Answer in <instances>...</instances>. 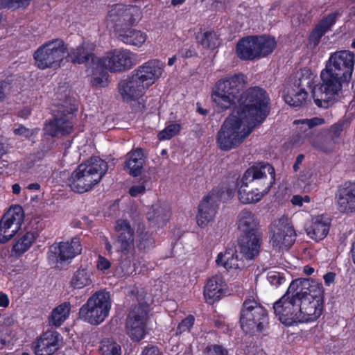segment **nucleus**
I'll list each match as a JSON object with an SVG mask.
<instances>
[{"instance_id":"obj_1","label":"nucleus","mask_w":355,"mask_h":355,"mask_svg":"<svg viewBox=\"0 0 355 355\" xmlns=\"http://www.w3.org/2000/svg\"><path fill=\"white\" fill-rule=\"evenodd\" d=\"M275 168L269 164L257 163L248 168L241 179L239 200L243 204L259 202L275 183Z\"/></svg>"},{"instance_id":"obj_2","label":"nucleus","mask_w":355,"mask_h":355,"mask_svg":"<svg viewBox=\"0 0 355 355\" xmlns=\"http://www.w3.org/2000/svg\"><path fill=\"white\" fill-rule=\"evenodd\" d=\"M245 116L234 111L224 121L216 135L218 147L229 151L239 147L255 127Z\"/></svg>"},{"instance_id":"obj_3","label":"nucleus","mask_w":355,"mask_h":355,"mask_svg":"<svg viewBox=\"0 0 355 355\" xmlns=\"http://www.w3.org/2000/svg\"><path fill=\"white\" fill-rule=\"evenodd\" d=\"M107 169L106 162L98 157H92L73 171L69 180V187L76 193L87 192L101 180Z\"/></svg>"},{"instance_id":"obj_4","label":"nucleus","mask_w":355,"mask_h":355,"mask_svg":"<svg viewBox=\"0 0 355 355\" xmlns=\"http://www.w3.org/2000/svg\"><path fill=\"white\" fill-rule=\"evenodd\" d=\"M269 102V97L265 90L258 87H251L241 96L239 106L234 112L242 114L256 126L268 116Z\"/></svg>"},{"instance_id":"obj_5","label":"nucleus","mask_w":355,"mask_h":355,"mask_svg":"<svg viewBox=\"0 0 355 355\" xmlns=\"http://www.w3.org/2000/svg\"><path fill=\"white\" fill-rule=\"evenodd\" d=\"M259 220L254 213L243 209L238 215V229L244 235L240 241L241 253L247 259H252L259 252L262 233L259 228Z\"/></svg>"},{"instance_id":"obj_6","label":"nucleus","mask_w":355,"mask_h":355,"mask_svg":"<svg viewBox=\"0 0 355 355\" xmlns=\"http://www.w3.org/2000/svg\"><path fill=\"white\" fill-rule=\"evenodd\" d=\"M244 83V76L242 74H235L219 80L211 93L212 101L216 110L225 111L240 103V92Z\"/></svg>"},{"instance_id":"obj_7","label":"nucleus","mask_w":355,"mask_h":355,"mask_svg":"<svg viewBox=\"0 0 355 355\" xmlns=\"http://www.w3.org/2000/svg\"><path fill=\"white\" fill-rule=\"evenodd\" d=\"M322 83L313 87L312 96L315 105L319 107L327 108L331 105L341 93L344 84L348 81L324 68L320 73Z\"/></svg>"},{"instance_id":"obj_8","label":"nucleus","mask_w":355,"mask_h":355,"mask_svg":"<svg viewBox=\"0 0 355 355\" xmlns=\"http://www.w3.org/2000/svg\"><path fill=\"white\" fill-rule=\"evenodd\" d=\"M67 50V44L62 39L47 41L34 52L35 66L40 69H57L63 65Z\"/></svg>"},{"instance_id":"obj_9","label":"nucleus","mask_w":355,"mask_h":355,"mask_svg":"<svg viewBox=\"0 0 355 355\" xmlns=\"http://www.w3.org/2000/svg\"><path fill=\"white\" fill-rule=\"evenodd\" d=\"M275 47L276 42L273 37L250 35L239 40L236 53L243 60H254L270 54Z\"/></svg>"},{"instance_id":"obj_10","label":"nucleus","mask_w":355,"mask_h":355,"mask_svg":"<svg viewBox=\"0 0 355 355\" xmlns=\"http://www.w3.org/2000/svg\"><path fill=\"white\" fill-rule=\"evenodd\" d=\"M77 111L76 104L71 100L55 105L52 109L54 119L46 123L44 130L51 137H62L72 132L73 114Z\"/></svg>"},{"instance_id":"obj_11","label":"nucleus","mask_w":355,"mask_h":355,"mask_svg":"<svg viewBox=\"0 0 355 355\" xmlns=\"http://www.w3.org/2000/svg\"><path fill=\"white\" fill-rule=\"evenodd\" d=\"M111 299L109 292L99 291L90 296L79 310V318L92 325L103 322L109 315Z\"/></svg>"},{"instance_id":"obj_12","label":"nucleus","mask_w":355,"mask_h":355,"mask_svg":"<svg viewBox=\"0 0 355 355\" xmlns=\"http://www.w3.org/2000/svg\"><path fill=\"white\" fill-rule=\"evenodd\" d=\"M240 324L245 333L262 331L268 324L267 311L254 297L246 298L241 309Z\"/></svg>"},{"instance_id":"obj_13","label":"nucleus","mask_w":355,"mask_h":355,"mask_svg":"<svg viewBox=\"0 0 355 355\" xmlns=\"http://www.w3.org/2000/svg\"><path fill=\"white\" fill-rule=\"evenodd\" d=\"M236 187V184H234L232 187L225 188V191L223 189H214L203 198L198 206L197 215V223L199 227L204 228L213 221L216 214L218 202L220 200L230 199L234 194Z\"/></svg>"},{"instance_id":"obj_14","label":"nucleus","mask_w":355,"mask_h":355,"mask_svg":"<svg viewBox=\"0 0 355 355\" xmlns=\"http://www.w3.org/2000/svg\"><path fill=\"white\" fill-rule=\"evenodd\" d=\"M135 54L125 49H115L107 51L97 60V69L119 73L130 69L135 64Z\"/></svg>"},{"instance_id":"obj_15","label":"nucleus","mask_w":355,"mask_h":355,"mask_svg":"<svg viewBox=\"0 0 355 355\" xmlns=\"http://www.w3.org/2000/svg\"><path fill=\"white\" fill-rule=\"evenodd\" d=\"M141 19V12L136 6H125L123 3L114 5L109 11L108 19L114 24L115 32L121 28H130Z\"/></svg>"},{"instance_id":"obj_16","label":"nucleus","mask_w":355,"mask_h":355,"mask_svg":"<svg viewBox=\"0 0 355 355\" xmlns=\"http://www.w3.org/2000/svg\"><path fill=\"white\" fill-rule=\"evenodd\" d=\"M271 232L272 235L270 242L272 246L282 250H288L296 239V233L292 222L286 216H282L272 222Z\"/></svg>"},{"instance_id":"obj_17","label":"nucleus","mask_w":355,"mask_h":355,"mask_svg":"<svg viewBox=\"0 0 355 355\" xmlns=\"http://www.w3.org/2000/svg\"><path fill=\"white\" fill-rule=\"evenodd\" d=\"M355 63V54L349 51H336L331 54L325 68L344 80L349 82Z\"/></svg>"},{"instance_id":"obj_18","label":"nucleus","mask_w":355,"mask_h":355,"mask_svg":"<svg viewBox=\"0 0 355 355\" xmlns=\"http://www.w3.org/2000/svg\"><path fill=\"white\" fill-rule=\"evenodd\" d=\"M148 311V305L139 304L129 313L126 319L125 330L132 340L139 341L144 338Z\"/></svg>"},{"instance_id":"obj_19","label":"nucleus","mask_w":355,"mask_h":355,"mask_svg":"<svg viewBox=\"0 0 355 355\" xmlns=\"http://www.w3.org/2000/svg\"><path fill=\"white\" fill-rule=\"evenodd\" d=\"M275 315L279 321L286 326L298 322L302 319L300 304L295 298L285 293L279 300L273 304Z\"/></svg>"},{"instance_id":"obj_20","label":"nucleus","mask_w":355,"mask_h":355,"mask_svg":"<svg viewBox=\"0 0 355 355\" xmlns=\"http://www.w3.org/2000/svg\"><path fill=\"white\" fill-rule=\"evenodd\" d=\"M24 218V210L19 205L12 206L7 211L0 220V243H6L15 235Z\"/></svg>"},{"instance_id":"obj_21","label":"nucleus","mask_w":355,"mask_h":355,"mask_svg":"<svg viewBox=\"0 0 355 355\" xmlns=\"http://www.w3.org/2000/svg\"><path fill=\"white\" fill-rule=\"evenodd\" d=\"M302 73V76L300 77L293 86H288L284 90V101L291 107H301L308 101L309 94L306 87H311L313 79L309 75L304 76V73ZM305 73L309 74V71L305 70Z\"/></svg>"},{"instance_id":"obj_22","label":"nucleus","mask_w":355,"mask_h":355,"mask_svg":"<svg viewBox=\"0 0 355 355\" xmlns=\"http://www.w3.org/2000/svg\"><path fill=\"white\" fill-rule=\"evenodd\" d=\"M165 64L159 59L149 60L138 66L132 73L148 89L162 76Z\"/></svg>"},{"instance_id":"obj_23","label":"nucleus","mask_w":355,"mask_h":355,"mask_svg":"<svg viewBox=\"0 0 355 355\" xmlns=\"http://www.w3.org/2000/svg\"><path fill=\"white\" fill-rule=\"evenodd\" d=\"M82 252V245L78 239L73 238L70 241L54 243L49 248L48 259L57 262L71 261Z\"/></svg>"},{"instance_id":"obj_24","label":"nucleus","mask_w":355,"mask_h":355,"mask_svg":"<svg viewBox=\"0 0 355 355\" xmlns=\"http://www.w3.org/2000/svg\"><path fill=\"white\" fill-rule=\"evenodd\" d=\"M335 200L339 212L346 214L355 213V182L348 181L339 186Z\"/></svg>"},{"instance_id":"obj_25","label":"nucleus","mask_w":355,"mask_h":355,"mask_svg":"<svg viewBox=\"0 0 355 355\" xmlns=\"http://www.w3.org/2000/svg\"><path fill=\"white\" fill-rule=\"evenodd\" d=\"M286 293L300 303L309 295L322 294V286L310 279H297L290 284Z\"/></svg>"},{"instance_id":"obj_26","label":"nucleus","mask_w":355,"mask_h":355,"mask_svg":"<svg viewBox=\"0 0 355 355\" xmlns=\"http://www.w3.org/2000/svg\"><path fill=\"white\" fill-rule=\"evenodd\" d=\"M60 334L53 330L44 332L33 343L36 355H53L60 348Z\"/></svg>"},{"instance_id":"obj_27","label":"nucleus","mask_w":355,"mask_h":355,"mask_svg":"<svg viewBox=\"0 0 355 355\" xmlns=\"http://www.w3.org/2000/svg\"><path fill=\"white\" fill-rule=\"evenodd\" d=\"M119 92L125 101H137L144 95L148 88L131 73V76L119 83Z\"/></svg>"},{"instance_id":"obj_28","label":"nucleus","mask_w":355,"mask_h":355,"mask_svg":"<svg viewBox=\"0 0 355 355\" xmlns=\"http://www.w3.org/2000/svg\"><path fill=\"white\" fill-rule=\"evenodd\" d=\"M96 45L89 42H83L76 48H73L69 52L67 51V56L73 64H92V68L97 69V60L98 58L94 54Z\"/></svg>"},{"instance_id":"obj_29","label":"nucleus","mask_w":355,"mask_h":355,"mask_svg":"<svg viewBox=\"0 0 355 355\" xmlns=\"http://www.w3.org/2000/svg\"><path fill=\"white\" fill-rule=\"evenodd\" d=\"M302 319L298 322L314 321L322 312L321 294L309 295L300 303Z\"/></svg>"},{"instance_id":"obj_30","label":"nucleus","mask_w":355,"mask_h":355,"mask_svg":"<svg viewBox=\"0 0 355 355\" xmlns=\"http://www.w3.org/2000/svg\"><path fill=\"white\" fill-rule=\"evenodd\" d=\"M329 227V218L324 215H318L313 216L306 225L305 231L310 239L318 242L327 236Z\"/></svg>"},{"instance_id":"obj_31","label":"nucleus","mask_w":355,"mask_h":355,"mask_svg":"<svg viewBox=\"0 0 355 355\" xmlns=\"http://www.w3.org/2000/svg\"><path fill=\"white\" fill-rule=\"evenodd\" d=\"M227 290V284L221 274H216L209 278L204 287V295L207 302L212 304L218 300Z\"/></svg>"},{"instance_id":"obj_32","label":"nucleus","mask_w":355,"mask_h":355,"mask_svg":"<svg viewBox=\"0 0 355 355\" xmlns=\"http://www.w3.org/2000/svg\"><path fill=\"white\" fill-rule=\"evenodd\" d=\"M336 13L329 14L315 26L308 39V47L309 49H315L319 45L321 38L336 23Z\"/></svg>"},{"instance_id":"obj_33","label":"nucleus","mask_w":355,"mask_h":355,"mask_svg":"<svg viewBox=\"0 0 355 355\" xmlns=\"http://www.w3.org/2000/svg\"><path fill=\"white\" fill-rule=\"evenodd\" d=\"M117 248L118 252H120V257L116 272L120 276L129 275L135 270L136 268L135 246H121Z\"/></svg>"},{"instance_id":"obj_34","label":"nucleus","mask_w":355,"mask_h":355,"mask_svg":"<svg viewBox=\"0 0 355 355\" xmlns=\"http://www.w3.org/2000/svg\"><path fill=\"white\" fill-rule=\"evenodd\" d=\"M115 230L117 233L116 245L121 246H135V230L130 223L124 219L116 221Z\"/></svg>"},{"instance_id":"obj_35","label":"nucleus","mask_w":355,"mask_h":355,"mask_svg":"<svg viewBox=\"0 0 355 355\" xmlns=\"http://www.w3.org/2000/svg\"><path fill=\"white\" fill-rule=\"evenodd\" d=\"M116 34L117 38L124 44L138 47L141 46L147 39L145 33L131 28L119 29Z\"/></svg>"},{"instance_id":"obj_36","label":"nucleus","mask_w":355,"mask_h":355,"mask_svg":"<svg viewBox=\"0 0 355 355\" xmlns=\"http://www.w3.org/2000/svg\"><path fill=\"white\" fill-rule=\"evenodd\" d=\"M217 266L224 267L227 270H236L244 267L242 260L238 257L235 249L228 248L220 252L216 259Z\"/></svg>"},{"instance_id":"obj_37","label":"nucleus","mask_w":355,"mask_h":355,"mask_svg":"<svg viewBox=\"0 0 355 355\" xmlns=\"http://www.w3.org/2000/svg\"><path fill=\"white\" fill-rule=\"evenodd\" d=\"M144 155L141 148L128 153L125 156V168L132 176L140 175L144 167Z\"/></svg>"},{"instance_id":"obj_38","label":"nucleus","mask_w":355,"mask_h":355,"mask_svg":"<svg viewBox=\"0 0 355 355\" xmlns=\"http://www.w3.org/2000/svg\"><path fill=\"white\" fill-rule=\"evenodd\" d=\"M71 308V304L68 302H64L54 308L49 318V324L60 327L69 316Z\"/></svg>"},{"instance_id":"obj_39","label":"nucleus","mask_w":355,"mask_h":355,"mask_svg":"<svg viewBox=\"0 0 355 355\" xmlns=\"http://www.w3.org/2000/svg\"><path fill=\"white\" fill-rule=\"evenodd\" d=\"M197 42L203 49L214 50L221 44L219 35L214 31H207L197 35Z\"/></svg>"},{"instance_id":"obj_40","label":"nucleus","mask_w":355,"mask_h":355,"mask_svg":"<svg viewBox=\"0 0 355 355\" xmlns=\"http://www.w3.org/2000/svg\"><path fill=\"white\" fill-rule=\"evenodd\" d=\"M92 275L90 270L80 268L74 272L71 284L74 288H83L92 284Z\"/></svg>"},{"instance_id":"obj_41","label":"nucleus","mask_w":355,"mask_h":355,"mask_svg":"<svg viewBox=\"0 0 355 355\" xmlns=\"http://www.w3.org/2000/svg\"><path fill=\"white\" fill-rule=\"evenodd\" d=\"M169 214V209L165 204L157 203L152 206L150 211L148 212L149 220H166Z\"/></svg>"},{"instance_id":"obj_42","label":"nucleus","mask_w":355,"mask_h":355,"mask_svg":"<svg viewBox=\"0 0 355 355\" xmlns=\"http://www.w3.org/2000/svg\"><path fill=\"white\" fill-rule=\"evenodd\" d=\"M35 240L34 234L31 232L26 233L15 244L13 248L16 252L24 253L27 251L31 246Z\"/></svg>"},{"instance_id":"obj_43","label":"nucleus","mask_w":355,"mask_h":355,"mask_svg":"<svg viewBox=\"0 0 355 355\" xmlns=\"http://www.w3.org/2000/svg\"><path fill=\"white\" fill-rule=\"evenodd\" d=\"M101 351L103 355H121L120 345L109 340L103 342Z\"/></svg>"},{"instance_id":"obj_44","label":"nucleus","mask_w":355,"mask_h":355,"mask_svg":"<svg viewBox=\"0 0 355 355\" xmlns=\"http://www.w3.org/2000/svg\"><path fill=\"white\" fill-rule=\"evenodd\" d=\"M181 127L178 123H171L168 125L164 130L158 133L159 140H167L173 137L179 133Z\"/></svg>"},{"instance_id":"obj_45","label":"nucleus","mask_w":355,"mask_h":355,"mask_svg":"<svg viewBox=\"0 0 355 355\" xmlns=\"http://www.w3.org/2000/svg\"><path fill=\"white\" fill-rule=\"evenodd\" d=\"M137 245V248L141 250L149 249L153 246L154 239L148 232H142L138 235Z\"/></svg>"},{"instance_id":"obj_46","label":"nucleus","mask_w":355,"mask_h":355,"mask_svg":"<svg viewBox=\"0 0 355 355\" xmlns=\"http://www.w3.org/2000/svg\"><path fill=\"white\" fill-rule=\"evenodd\" d=\"M93 78L92 83L93 85L97 87H105L107 85V74L104 72V70L96 69L93 68Z\"/></svg>"},{"instance_id":"obj_47","label":"nucleus","mask_w":355,"mask_h":355,"mask_svg":"<svg viewBox=\"0 0 355 355\" xmlns=\"http://www.w3.org/2000/svg\"><path fill=\"white\" fill-rule=\"evenodd\" d=\"M203 355H228L227 350L219 345H211L205 347Z\"/></svg>"},{"instance_id":"obj_48","label":"nucleus","mask_w":355,"mask_h":355,"mask_svg":"<svg viewBox=\"0 0 355 355\" xmlns=\"http://www.w3.org/2000/svg\"><path fill=\"white\" fill-rule=\"evenodd\" d=\"M194 324V317L193 315H189L185 319L182 320L179 324L177 333L182 334L185 331H189L191 329Z\"/></svg>"},{"instance_id":"obj_49","label":"nucleus","mask_w":355,"mask_h":355,"mask_svg":"<svg viewBox=\"0 0 355 355\" xmlns=\"http://www.w3.org/2000/svg\"><path fill=\"white\" fill-rule=\"evenodd\" d=\"M310 144L315 148L320 150H326V148L324 145V139L320 134H316L309 138Z\"/></svg>"},{"instance_id":"obj_50","label":"nucleus","mask_w":355,"mask_h":355,"mask_svg":"<svg viewBox=\"0 0 355 355\" xmlns=\"http://www.w3.org/2000/svg\"><path fill=\"white\" fill-rule=\"evenodd\" d=\"M298 123L302 124H306L309 126V128H312L316 125H322L324 123V120L322 118L320 117H313L312 119H306L298 121Z\"/></svg>"},{"instance_id":"obj_51","label":"nucleus","mask_w":355,"mask_h":355,"mask_svg":"<svg viewBox=\"0 0 355 355\" xmlns=\"http://www.w3.org/2000/svg\"><path fill=\"white\" fill-rule=\"evenodd\" d=\"M14 132L15 135H20V136L24 137L26 138H28V137H31L35 133H37V129L30 130L23 125H20L19 128H15L14 130Z\"/></svg>"},{"instance_id":"obj_52","label":"nucleus","mask_w":355,"mask_h":355,"mask_svg":"<svg viewBox=\"0 0 355 355\" xmlns=\"http://www.w3.org/2000/svg\"><path fill=\"white\" fill-rule=\"evenodd\" d=\"M5 3V8L16 10L21 7L26 8L28 6V1H1Z\"/></svg>"},{"instance_id":"obj_53","label":"nucleus","mask_w":355,"mask_h":355,"mask_svg":"<svg viewBox=\"0 0 355 355\" xmlns=\"http://www.w3.org/2000/svg\"><path fill=\"white\" fill-rule=\"evenodd\" d=\"M146 191V187L143 183L133 185L130 188L129 193L132 197H137L140 194H143Z\"/></svg>"},{"instance_id":"obj_54","label":"nucleus","mask_w":355,"mask_h":355,"mask_svg":"<svg viewBox=\"0 0 355 355\" xmlns=\"http://www.w3.org/2000/svg\"><path fill=\"white\" fill-rule=\"evenodd\" d=\"M268 280L270 284L277 286L282 284L285 279L279 273H271L268 275Z\"/></svg>"},{"instance_id":"obj_55","label":"nucleus","mask_w":355,"mask_h":355,"mask_svg":"<svg viewBox=\"0 0 355 355\" xmlns=\"http://www.w3.org/2000/svg\"><path fill=\"white\" fill-rule=\"evenodd\" d=\"M111 263L110 261H108L105 257L99 256L97 261V268L98 270L105 271L110 268Z\"/></svg>"},{"instance_id":"obj_56","label":"nucleus","mask_w":355,"mask_h":355,"mask_svg":"<svg viewBox=\"0 0 355 355\" xmlns=\"http://www.w3.org/2000/svg\"><path fill=\"white\" fill-rule=\"evenodd\" d=\"M179 53L184 58H189L197 55L193 47L182 48L180 50Z\"/></svg>"},{"instance_id":"obj_57","label":"nucleus","mask_w":355,"mask_h":355,"mask_svg":"<svg viewBox=\"0 0 355 355\" xmlns=\"http://www.w3.org/2000/svg\"><path fill=\"white\" fill-rule=\"evenodd\" d=\"M10 85L6 81H0V101H3L10 91Z\"/></svg>"},{"instance_id":"obj_58","label":"nucleus","mask_w":355,"mask_h":355,"mask_svg":"<svg viewBox=\"0 0 355 355\" xmlns=\"http://www.w3.org/2000/svg\"><path fill=\"white\" fill-rule=\"evenodd\" d=\"M343 130V125L342 123H336L331 127L330 133L333 137H338Z\"/></svg>"},{"instance_id":"obj_59","label":"nucleus","mask_w":355,"mask_h":355,"mask_svg":"<svg viewBox=\"0 0 355 355\" xmlns=\"http://www.w3.org/2000/svg\"><path fill=\"white\" fill-rule=\"evenodd\" d=\"M141 355H160V353L157 347L150 346L145 347Z\"/></svg>"},{"instance_id":"obj_60","label":"nucleus","mask_w":355,"mask_h":355,"mask_svg":"<svg viewBox=\"0 0 355 355\" xmlns=\"http://www.w3.org/2000/svg\"><path fill=\"white\" fill-rule=\"evenodd\" d=\"M336 275L334 272H329L325 274L323 277L324 283L327 286H329L335 280Z\"/></svg>"},{"instance_id":"obj_61","label":"nucleus","mask_w":355,"mask_h":355,"mask_svg":"<svg viewBox=\"0 0 355 355\" xmlns=\"http://www.w3.org/2000/svg\"><path fill=\"white\" fill-rule=\"evenodd\" d=\"M9 304V298L8 295L0 292V306L7 307Z\"/></svg>"},{"instance_id":"obj_62","label":"nucleus","mask_w":355,"mask_h":355,"mask_svg":"<svg viewBox=\"0 0 355 355\" xmlns=\"http://www.w3.org/2000/svg\"><path fill=\"white\" fill-rule=\"evenodd\" d=\"M304 158V155L302 154L297 155L295 162L293 165V170L295 171H297L300 169V165H301Z\"/></svg>"},{"instance_id":"obj_63","label":"nucleus","mask_w":355,"mask_h":355,"mask_svg":"<svg viewBox=\"0 0 355 355\" xmlns=\"http://www.w3.org/2000/svg\"><path fill=\"white\" fill-rule=\"evenodd\" d=\"M291 202L294 205L302 206L303 205L302 196L300 195L293 196L291 199Z\"/></svg>"},{"instance_id":"obj_64","label":"nucleus","mask_w":355,"mask_h":355,"mask_svg":"<svg viewBox=\"0 0 355 355\" xmlns=\"http://www.w3.org/2000/svg\"><path fill=\"white\" fill-rule=\"evenodd\" d=\"M16 322V320L12 316L6 318L3 321L6 325L9 326L14 325Z\"/></svg>"}]
</instances>
